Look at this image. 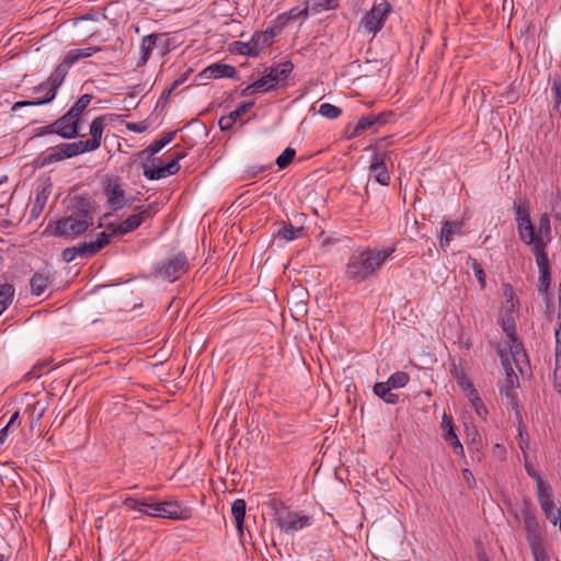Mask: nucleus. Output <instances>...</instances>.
Returning a JSON list of instances; mask_svg holds the SVG:
<instances>
[{
  "instance_id": "obj_41",
  "label": "nucleus",
  "mask_w": 561,
  "mask_h": 561,
  "mask_svg": "<svg viewBox=\"0 0 561 561\" xmlns=\"http://www.w3.org/2000/svg\"><path fill=\"white\" fill-rule=\"evenodd\" d=\"M409 380V374H407L405 371H397L388 378L387 382L389 383L390 387H392V389H399L407 386Z\"/></svg>"
},
{
  "instance_id": "obj_40",
  "label": "nucleus",
  "mask_w": 561,
  "mask_h": 561,
  "mask_svg": "<svg viewBox=\"0 0 561 561\" xmlns=\"http://www.w3.org/2000/svg\"><path fill=\"white\" fill-rule=\"evenodd\" d=\"M81 248H82V243H79L76 247L66 248L61 253L64 261L69 263L71 261H73L77 255L82 256V257H90L91 256L90 253L81 250Z\"/></svg>"
},
{
  "instance_id": "obj_10",
  "label": "nucleus",
  "mask_w": 561,
  "mask_h": 561,
  "mask_svg": "<svg viewBox=\"0 0 561 561\" xmlns=\"http://www.w3.org/2000/svg\"><path fill=\"white\" fill-rule=\"evenodd\" d=\"M186 151H176L172 159L163 165H154V162L157 161V158L152 160V167L147 165L146 163L142 164L144 169V175L148 180H160L163 178H167L169 175H173L179 172L180 170V160L186 157Z\"/></svg>"
},
{
  "instance_id": "obj_49",
  "label": "nucleus",
  "mask_w": 561,
  "mask_h": 561,
  "mask_svg": "<svg viewBox=\"0 0 561 561\" xmlns=\"http://www.w3.org/2000/svg\"><path fill=\"white\" fill-rule=\"evenodd\" d=\"M254 88L256 89L257 93L262 92H268L272 91L275 88V85L266 78V75L262 76L260 79L255 80L253 82Z\"/></svg>"
},
{
  "instance_id": "obj_20",
  "label": "nucleus",
  "mask_w": 561,
  "mask_h": 561,
  "mask_svg": "<svg viewBox=\"0 0 561 561\" xmlns=\"http://www.w3.org/2000/svg\"><path fill=\"white\" fill-rule=\"evenodd\" d=\"M108 122L110 115H100L96 116L90 124L89 134L91 138L88 140L91 142V145L94 146L95 149H99L101 146L102 135Z\"/></svg>"
},
{
  "instance_id": "obj_15",
  "label": "nucleus",
  "mask_w": 561,
  "mask_h": 561,
  "mask_svg": "<svg viewBox=\"0 0 561 561\" xmlns=\"http://www.w3.org/2000/svg\"><path fill=\"white\" fill-rule=\"evenodd\" d=\"M387 158V152H375L371 156L369 165L370 175L375 178L377 183L383 186L390 183V174L386 165Z\"/></svg>"
},
{
  "instance_id": "obj_4",
  "label": "nucleus",
  "mask_w": 561,
  "mask_h": 561,
  "mask_svg": "<svg viewBox=\"0 0 561 561\" xmlns=\"http://www.w3.org/2000/svg\"><path fill=\"white\" fill-rule=\"evenodd\" d=\"M92 99L93 95L89 93L81 95L62 116L55 121L58 136L65 139H73L81 136L82 115Z\"/></svg>"
},
{
  "instance_id": "obj_60",
  "label": "nucleus",
  "mask_w": 561,
  "mask_h": 561,
  "mask_svg": "<svg viewBox=\"0 0 561 561\" xmlns=\"http://www.w3.org/2000/svg\"><path fill=\"white\" fill-rule=\"evenodd\" d=\"M519 301L517 299H506L505 300V307L502 312H510L511 314L515 316L516 311L518 310Z\"/></svg>"
},
{
  "instance_id": "obj_48",
  "label": "nucleus",
  "mask_w": 561,
  "mask_h": 561,
  "mask_svg": "<svg viewBox=\"0 0 561 561\" xmlns=\"http://www.w3.org/2000/svg\"><path fill=\"white\" fill-rule=\"evenodd\" d=\"M296 151L295 149L287 147L277 158H276V164L279 169L287 168L293 159L295 158Z\"/></svg>"
},
{
  "instance_id": "obj_63",
  "label": "nucleus",
  "mask_w": 561,
  "mask_h": 561,
  "mask_svg": "<svg viewBox=\"0 0 561 561\" xmlns=\"http://www.w3.org/2000/svg\"><path fill=\"white\" fill-rule=\"evenodd\" d=\"M81 59L91 57L93 54L101 50V47L99 46H91L87 48H78Z\"/></svg>"
},
{
  "instance_id": "obj_52",
  "label": "nucleus",
  "mask_w": 561,
  "mask_h": 561,
  "mask_svg": "<svg viewBox=\"0 0 561 561\" xmlns=\"http://www.w3.org/2000/svg\"><path fill=\"white\" fill-rule=\"evenodd\" d=\"M81 59L80 57V54H79V49L75 48V49H70L67 55L65 56V58L62 59L61 64L70 69V67H72L76 62H78L79 60Z\"/></svg>"
},
{
  "instance_id": "obj_36",
  "label": "nucleus",
  "mask_w": 561,
  "mask_h": 561,
  "mask_svg": "<svg viewBox=\"0 0 561 561\" xmlns=\"http://www.w3.org/2000/svg\"><path fill=\"white\" fill-rule=\"evenodd\" d=\"M313 13H320L327 10L335 9L339 5L337 0H309L306 2Z\"/></svg>"
},
{
  "instance_id": "obj_29",
  "label": "nucleus",
  "mask_w": 561,
  "mask_h": 561,
  "mask_svg": "<svg viewBox=\"0 0 561 561\" xmlns=\"http://www.w3.org/2000/svg\"><path fill=\"white\" fill-rule=\"evenodd\" d=\"M444 430V439L453 446L455 453L463 455V447L455 433L454 423H442Z\"/></svg>"
},
{
  "instance_id": "obj_43",
  "label": "nucleus",
  "mask_w": 561,
  "mask_h": 561,
  "mask_svg": "<svg viewBox=\"0 0 561 561\" xmlns=\"http://www.w3.org/2000/svg\"><path fill=\"white\" fill-rule=\"evenodd\" d=\"M469 397H470L471 405L477 413V416L484 420L488 415V410H486L484 403L482 402V400L476 393L474 389L471 390V393Z\"/></svg>"
},
{
  "instance_id": "obj_33",
  "label": "nucleus",
  "mask_w": 561,
  "mask_h": 561,
  "mask_svg": "<svg viewBox=\"0 0 561 561\" xmlns=\"http://www.w3.org/2000/svg\"><path fill=\"white\" fill-rule=\"evenodd\" d=\"M536 495L538 503L541 506H547L548 503L553 501V491L548 481H540L538 485H536Z\"/></svg>"
},
{
  "instance_id": "obj_47",
  "label": "nucleus",
  "mask_w": 561,
  "mask_h": 561,
  "mask_svg": "<svg viewBox=\"0 0 561 561\" xmlns=\"http://www.w3.org/2000/svg\"><path fill=\"white\" fill-rule=\"evenodd\" d=\"M499 324L502 328L503 332H512V330L516 329V317L511 314L510 312H501L499 317Z\"/></svg>"
},
{
  "instance_id": "obj_1",
  "label": "nucleus",
  "mask_w": 561,
  "mask_h": 561,
  "mask_svg": "<svg viewBox=\"0 0 561 561\" xmlns=\"http://www.w3.org/2000/svg\"><path fill=\"white\" fill-rule=\"evenodd\" d=\"M94 208L91 201L76 196L67 214L58 220L49 221L44 233L73 240L83 234L93 224Z\"/></svg>"
},
{
  "instance_id": "obj_18",
  "label": "nucleus",
  "mask_w": 561,
  "mask_h": 561,
  "mask_svg": "<svg viewBox=\"0 0 561 561\" xmlns=\"http://www.w3.org/2000/svg\"><path fill=\"white\" fill-rule=\"evenodd\" d=\"M294 69L291 61L278 62L266 69V78L275 85V88L286 85V80Z\"/></svg>"
},
{
  "instance_id": "obj_57",
  "label": "nucleus",
  "mask_w": 561,
  "mask_h": 561,
  "mask_svg": "<svg viewBox=\"0 0 561 561\" xmlns=\"http://www.w3.org/2000/svg\"><path fill=\"white\" fill-rule=\"evenodd\" d=\"M56 134L57 135V125L55 122L48 124L46 126L39 127L35 130V136L42 137L45 135Z\"/></svg>"
},
{
  "instance_id": "obj_58",
  "label": "nucleus",
  "mask_w": 561,
  "mask_h": 561,
  "mask_svg": "<svg viewBox=\"0 0 561 561\" xmlns=\"http://www.w3.org/2000/svg\"><path fill=\"white\" fill-rule=\"evenodd\" d=\"M236 122L233 121V118L231 117L230 114L228 115H224L219 118V122H218V125H219V128L222 130V131H227L229 129L232 128L233 124Z\"/></svg>"
},
{
  "instance_id": "obj_37",
  "label": "nucleus",
  "mask_w": 561,
  "mask_h": 561,
  "mask_svg": "<svg viewBox=\"0 0 561 561\" xmlns=\"http://www.w3.org/2000/svg\"><path fill=\"white\" fill-rule=\"evenodd\" d=\"M376 125V118L371 115L362 116L350 134V138L358 137L362 133Z\"/></svg>"
},
{
  "instance_id": "obj_55",
  "label": "nucleus",
  "mask_w": 561,
  "mask_h": 561,
  "mask_svg": "<svg viewBox=\"0 0 561 561\" xmlns=\"http://www.w3.org/2000/svg\"><path fill=\"white\" fill-rule=\"evenodd\" d=\"M525 469H526V472L527 474L534 479V481L536 482V485H538L540 483V481H546L541 474L539 473V471L535 468L534 465L529 463L526 461L525 463Z\"/></svg>"
},
{
  "instance_id": "obj_53",
  "label": "nucleus",
  "mask_w": 561,
  "mask_h": 561,
  "mask_svg": "<svg viewBox=\"0 0 561 561\" xmlns=\"http://www.w3.org/2000/svg\"><path fill=\"white\" fill-rule=\"evenodd\" d=\"M50 102H51V100H48V96L46 94L44 99H39V100H35V101H19V102H15L14 105H13V110L19 108V107H24V106L45 105V104H48Z\"/></svg>"
},
{
  "instance_id": "obj_32",
  "label": "nucleus",
  "mask_w": 561,
  "mask_h": 561,
  "mask_svg": "<svg viewBox=\"0 0 561 561\" xmlns=\"http://www.w3.org/2000/svg\"><path fill=\"white\" fill-rule=\"evenodd\" d=\"M49 283L48 275L35 273L30 279L31 293L35 296L43 295Z\"/></svg>"
},
{
  "instance_id": "obj_8",
  "label": "nucleus",
  "mask_w": 561,
  "mask_h": 561,
  "mask_svg": "<svg viewBox=\"0 0 561 561\" xmlns=\"http://www.w3.org/2000/svg\"><path fill=\"white\" fill-rule=\"evenodd\" d=\"M103 194L106 197L107 207L114 211L125 206H130L134 201V198L127 199L125 197V190L123 188L121 179L117 176L107 178L104 181Z\"/></svg>"
},
{
  "instance_id": "obj_45",
  "label": "nucleus",
  "mask_w": 561,
  "mask_h": 561,
  "mask_svg": "<svg viewBox=\"0 0 561 561\" xmlns=\"http://www.w3.org/2000/svg\"><path fill=\"white\" fill-rule=\"evenodd\" d=\"M318 113L323 117L334 119L342 114V110L331 103H322Z\"/></svg>"
},
{
  "instance_id": "obj_44",
  "label": "nucleus",
  "mask_w": 561,
  "mask_h": 561,
  "mask_svg": "<svg viewBox=\"0 0 561 561\" xmlns=\"http://www.w3.org/2000/svg\"><path fill=\"white\" fill-rule=\"evenodd\" d=\"M467 265H469L474 273V276L478 279V283L481 288L485 287V273L481 264L473 257H469L467 261Z\"/></svg>"
},
{
  "instance_id": "obj_50",
  "label": "nucleus",
  "mask_w": 561,
  "mask_h": 561,
  "mask_svg": "<svg viewBox=\"0 0 561 561\" xmlns=\"http://www.w3.org/2000/svg\"><path fill=\"white\" fill-rule=\"evenodd\" d=\"M72 145H73V148H75L76 156H79V154H82V153H85V152H91V151L96 150L94 148V146L91 145V142L88 139L87 140L75 141V142H72Z\"/></svg>"
},
{
  "instance_id": "obj_59",
  "label": "nucleus",
  "mask_w": 561,
  "mask_h": 561,
  "mask_svg": "<svg viewBox=\"0 0 561 561\" xmlns=\"http://www.w3.org/2000/svg\"><path fill=\"white\" fill-rule=\"evenodd\" d=\"M554 337H556V358L561 360V322L558 323L554 329Z\"/></svg>"
},
{
  "instance_id": "obj_42",
  "label": "nucleus",
  "mask_w": 561,
  "mask_h": 561,
  "mask_svg": "<svg viewBox=\"0 0 561 561\" xmlns=\"http://www.w3.org/2000/svg\"><path fill=\"white\" fill-rule=\"evenodd\" d=\"M301 231L302 228H296L293 225L288 224L278 230L277 236L286 241H293L301 234Z\"/></svg>"
},
{
  "instance_id": "obj_64",
  "label": "nucleus",
  "mask_w": 561,
  "mask_h": 561,
  "mask_svg": "<svg viewBox=\"0 0 561 561\" xmlns=\"http://www.w3.org/2000/svg\"><path fill=\"white\" fill-rule=\"evenodd\" d=\"M126 128L134 133H144L147 129V125L144 123H127Z\"/></svg>"
},
{
  "instance_id": "obj_39",
  "label": "nucleus",
  "mask_w": 561,
  "mask_h": 561,
  "mask_svg": "<svg viewBox=\"0 0 561 561\" xmlns=\"http://www.w3.org/2000/svg\"><path fill=\"white\" fill-rule=\"evenodd\" d=\"M541 510L545 514V516L547 517V519L553 524V525H557L558 523L560 524L561 522V508L560 507H556L554 505V501L548 503L547 506H541Z\"/></svg>"
},
{
  "instance_id": "obj_17",
  "label": "nucleus",
  "mask_w": 561,
  "mask_h": 561,
  "mask_svg": "<svg viewBox=\"0 0 561 561\" xmlns=\"http://www.w3.org/2000/svg\"><path fill=\"white\" fill-rule=\"evenodd\" d=\"M311 524L310 517L299 515L295 512H287L279 516V526L286 533L298 531Z\"/></svg>"
},
{
  "instance_id": "obj_2",
  "label": "nucleus",
  "mask_w": 561,
  "mask_h": 561,
  "mask_svg": "<svg viewBox=\"0 0 561 561\" xmlns=\"http://www.w3.org/2000/svg\"><path fill=\"white\" fill-rule=\"evenodd\" d=\"M394 251L393 245L383 249L366 248L353 253L346 264L345 276L355 283L366 280L381 268Z\"/></svg>"
},
{
  "instance_id": "obj_27",
  "label": "nucleus",
  "mask_w": 561,
  "mask_h": 561,
  "mask_svg": "<svg viewBox=\"0 0 561 561\" xmlns=\"http://www.w3.org/2000/svg\"><path fill=\"white\" fill-rule=\"evenodd\" d=\"M49 194H50L49 186H44L42 190H39L36 193L35 198L32 203V207H31V218L35 219L42 214V211L44 210L45 205L47 203Z\"/></svg>"
},
{
  "instance_id": "obj_25",
  "label": "nucleus",
  "mask_w": 561,
  "mask_h": 561,
  "mask_svg": "<svg viewBox=\"0 0 561 561\" xmlns=\"http://www.w3.org/2000/svg\"><path fill=\"white\" fill-rule=\"evenodd\" d=\"M111 234L107 231H102L96 234L95 240L89 242H82L81 250L89 252L91 256L101 251L111 242Z\"/></svg>"
},
{
  "instance_id": "obj_38",
  "label": "nucleus",
  "mask_w": 561,
  "mask_h": 561,
  "mask_svg": "<svg viewBox=\"0 0 561 561\" xmlns=\"http://www.w3.org/2000/svg\"><path fill=\"white\" fill-rule=\"evenodd\" d=\"M134 210L137 211L139 217H141V222L144 224L147 220L152 219L159 211V203L153 202L147 206H136Z\"/></svg>"
},
{
  "instance_id": "obj_61",
  "label": "nucleus",
  "mask_w": 561,
  "mask_h": 561,
  "mask_svg": "<svg viewBox=\"0 0 561 561\" xmlns=\"http://www.w3.org/2000/svg\"><path fill=\"white\" fill-rule=\"evenodd\" d=\"M60 150H61L65 159H70V158L77 157L76 153H75V148H73L72 142L60 144Z\"/></svg>"
},
{
  "instance_id": "obj_56",
  "label": "nucleus",
  "mask_w": 561,
  "mask_h": 561,
  "mask_svg": "<svg viewBox=\"0 0 561 561\" xmlns=\"http://www.w3.org/2000/svg\"><path fill=\"white\" fill-rule=\"evenodd\" d=\"M496 354L499 355V357L501 359L503 369L512 371V363H511V360L508 358V354L505 352V350L499 345L496 348Z\"/></svg>"
},
{
  "instance_id": "obj_28",
  "label": "nucleus",
  "mask_w": 561,
  "mask_h": 561,
  "mask_svg": "<svg viewBox=\"0 0 561 561\" xmlns=\"http://www.w3.org/2000/svg\"><path fill=\"white\" fill-rule=\"evenodd\" d=\"M245 508L247 503L243 499H237L232 502L231 513L234 519L236 528L240 535L243 533Z\"/></svg>"
},
{
  "instance_id": "obj_30",
  "label": "nucleus",
  "mask_w": 561,
  "mask_h": 561,
  "mask_svg": "<svg viewBox=\"0 0 561 561\" xmlns=\"http://www.w3.org/2000/svg\"><path fill=\"white\" fill-rule=\"evenodd\" d=\"M374 393L386 403L394 404L399 399V396L392 392V387H390L387 381L375 383Z\"/></svg>"
},
{
  "instance_id": "obj_19",
  "label": "nucleus",
  "mask_w": 561,
  "mask_h": 561,
  "mask_svg": "<svg viewBox=\"0 0 561 561\" xmlns=\"http://www.w3.org/2000/svg\"><path fill=\"white\" fill-rule=\"evenodd\" d=\"M462 221L444 220L439 236V244L442 248H448L455 236L462 234Z\"/></svg>"
},
{
  "instance_id": "obj_6",
  "label": "nucleus",
  "mask_w": 561,
  "mask_h": 561,
  "mask_svg": "<svg viewBox=\"0 0 561 561\" xmlns=\"http://www.w3.org/2000/svg\"><path fill=\"white\" fill-rule=\"evenodd\" d=\"M188 268V261L183 252L170 255L161 260L156 267V275L174 282Z\"/></svg>"
},
{
  "instance_id": "obj_26",
  "label": "nucleus",
  "mask_w": 561,
  "mask_h": 561,
  "mask_svg": "<svg viewBox=\"0 0 561 561\" xmlns=\"http://www.w3.org/2000/svg\"><path fill=\"white\" fill-rule=\"evenodd\" d=\"M65 160L60 150V145L48 148L45 152L41 153L35 162L38 167H46L48 164Z\"/></svg>"
},
{
  "instance_id": "obj_31",
  "label": "nucleus",
  "mask_w": 561,
  "mask_h": 561,
  "mask_svg": "<svg viewBox=\"0 0 561 561\" xmlns=\"http://www.w3.org/2000/svg\"><path fill=\"white\" fill-rule=\"evenodd\" d=\"M175 135L176 130L164 133L160 139L151 142L144 151L140 152V154L145 152H147L149 156L158 153L174 139Z\"/></svg>"
},
{
  "instance_id": "obj_22",
  "label": "nucleus",
  "mask_w": 561,
  "mask_h": 561,
  "mask_svg": "<svg viewBox=\"0 0 561 561\" xmlns=\"http://www.w3.org/2000/svg\"><path fill=\"white\" fill-rule=\"evenodd\" d=\"M507 336L508 347H510V354L513 357V360L516 365L519 364L522 359H526L527 355L524 350L523 343L519 341L517 336L516 329L511 331L504 332Z\"/></svg>"
},
{
  "instance_id": "obj_14",
  "label": "nucleus",
  "mask_w": 561,
  "mask_h": 561,
  "mask_svg": "<svg viewBox=\"0 0 561 561\" xmlns=\"http://www.w3.org/2000/svg\"><path fill=\"white\" fill-rule=\"evenodd\" d=\"M46 411V405L41 401L27 402L23 409H15L8 421H39Z\"/></svg>"
},
{
  "instance_id": "obj_23",
  "label": "nucleus",
  "mask_w": 561,
  "mask_h": 561,
  "mask_svg": "<svg viewBox=\"0 0 561 561\" xmlns=\"http://www.w3.org/2000/svg\"><path fill=\"white\" fill-rule=\"evenodd\" d=\"M236 68L230 65L216 62L203 70V75L206 78L219 79V78H233L236 75Z\"/></svg>"
},
{
  "instance_id": "obj_54",
  "label": "nucleus",
  "mask_w": 561,
  "mask_h": 561,
  "mask_svg": "<svg viewBox=\"0 0 561 561\" xmlns=\"http://www.w3.org/2000/svg\"><path fill=\"white\" fill-rule=\"evenodd\" d=\"M253 105H254L253 101H251V102H243L234 111L230 112L229 114L231 115L233 121L237 122V119L241 115L245 114Z\"/></svg>"
},
{
  "instance_id": "obj_51",
  "label": "nucleus",
  "mask_w": 561,
  "mask_h": 561,
  "mask_svg": "<svg viewBox=\"0 0 561 561\" xmlns=\"http://www.w3.org/2000/svg\"><path fill=\"white\" fill-rule=\"evenodd\" d=\"M233 50L247 56L255 57L256 55H253V47L251 45V39L249 42H234L233 43Z\"/></svg>"
},
{
  "instance_id": "obj_11",
  "label": "nucleus",
  "mask_w": 561,
  "mask_h": 561,
  "mask_svg": "<svg viewBox=\"0 0 561 561\" xmlns=\"http://www.w3.org/2000/svg\"><path fill=\"white\" fill-rule=\"evenodd\" d=\"M514 214L520 241L525 239L531 241V218L529 202L527 199H523L519 201L518 204L515 203Z\"/></svg>"
},
{
  "instance_id": "obj_16",
  "label": "nucleus",
  "mask_w": 561,
  "mask_h": 561,
  "mask_svg": "<svg viewBox=\"0 0 561 561\" xmlns=\"http://www.w3.org/2000/svg\"><path fill=\"white\" fill-rule=\"evenodd\" d=\"M535 255L536 264L539 270V286L538 291L540 295H543L548 291L550 287L551 273H550V264L547 251H538L531 252Z\"/></svg>"
},
{
  "instance_id": "obj_9",
  "label": "nucleus",
  "mask_w": 561,
  "mask_h": 561,
  "mask_svg": "<svg viewBox=\"0 0 561 561\" xmlns=\"http://www.w3.org/2000/svg\"><path fill=\"white\" fill-rule=\"evenodd\" d=\"M390 11L391 5L387 1L374 4L362 18L360 26H363L366 32L376 35L383 27Z\"/></svg>"
},
{
  "instance_id": "obj_12",
  "label": "nucleus",
  "mask_w": 561,
  "mask_h": 561,
  "mask_svg": "<svg viewBox=\"0 0 561 561\" xmlns=\"http://www.w3.org/2000/svg\"><path fill=\"white\" fill-rule=\"evenodd\" d=\"M168 46L169 37L167 33H152L144 36L140 44V58L137 66L141 67L146 65L154 48L160 47L162 49H167Z\"/></svg>"
},
{
  "instance_id": "obj_7",
  "label": "nucleus",
  "mask_w": 561,
  "mask_h": 561,
  "mask_svg": "<svg viewBox=\"0 0 561 561\" xmlns=\"http://www.w3.org/2000/svg\"><path fill=\"white\" fill-rule=\"evenodd\" d=\"M551 224L548 214H542L539 217L538 226L531 222V241L528 239L522 240L526 245L530 247L531 252L546 251L548 244L551 242Z\"/></svg>"
},
{
  "instance_id": "obj_46",
  "label": "nucleus",
  "mask_w": 561,
  "mask_h": 561,
  "mask_svg": "<svg viewBox=\"0 0 561 561\" xmlns=\"http://www.w3.org/2000/svg\"><path fill=\"white\" fill-rule=\"evenodd\" d=\"M551 82V92L553 96L554 106L558 107L561 105V75H553L550 79Z\"/></svg>"
},
{
  "instance_id": "obj_34",
  "label": "nucleus",
  "mask_w": 561,
  "mask_h": 561,
  "mask_svg": "<svg viewBox=\"0 0 561 561\" xmlns=\"http://www.w3.org/2000/svg\"><path fill=\"white\" fill-rule=\"evenodd\" d=\"M141 225V217H139L137 211H135L119 224V227L117 228L116 232L127 234L129 232L135 231Z\"/></svg>"
},
{
  "instance_id": "obj_5",
  "label": "nucleus",
  "mask_w": 561,
  "mask_h": 561,
  "mask_svg": "<svg viewBox=\"0 0 561 561\" xmlns=\"http://www.w3.org/2000/svg\"><path fill=\"white\" fill-rule=\"evenodd\" d=\"M505 378L500 383V394L502 404L505 405L508 412H514L516 421H522L523 415L517 402L516 388L519 386L518 376L512 367L511 370H504Z\"/></svg>"
},
{
  "instance_id": "obj_3",
  "label": "nucleus",
  "mask_w": 561,
  "mask_h": 561,
  "mask_svg": "<svg viewBox=\"0 0 561 561\" xmlns=\"http://www.w3.org/2000/svg\"><path fill=\"white\" fill-rule=\"evenodd\" d=\"M123 505L129 510L137 511L146 516L156 518H169L173 520H185L188 518V510L182 507L175 501H157L154 496H126Z\"/></svg>"
},
{
  "instance_id": "obj_13",
  "label": "nucleus",
  "mask_w": 561,
  "mask_h": 561,
  "mask_svg": "<svg viewBox=\"0 0 561 561\" xmlns=\"http://www.w3.org/2000/svg\"><path fill=\"white\" fill-rule=\"evenodd\" d=\"M68 68H66L61 62L56 67V69L50 73L48 79L45 82H42L39 85L35 88L36 92L42 90H46V94L48 100H54L58 88L62 84L67 73Z\"/></svg>"
},
{
  "instance_id": "obj_21",
  "label": "nucleus",
  "mask_w": 561,
  "mask_h": 561,
  "mask_svg": "<svg viewBox=\"0 0 561 561\" xmlns=\"http://www.w3.org/2000/svg\"><path fill=\"white\" fill-rule=\"evenodd\" d=\"M276 34L274 28L255 32L251 37V45L253 47L252 54L257 56L265 47H268Z\"/></svg>"
},
{
  "instance_id": "obj_24",
  "label": "nucleus",
  "mask_w": 561,
  "mask_h": 561,
  "mask_svg": "<svg viewBox=\"0 0 561 561\" xmlns=\"http://www.w3.org/2000/svg\"><path fill=\"white\" fill-rule=\"evenodd\" d=\"M309 12V7L305 5L304 8L295 7L289 11L279 14L276 19L275 27L280 32L290 21H294L298 18L306 19Z\"/></svg>"
},
{
  "instance_id": "obj_35",
  "label": "nucleus",
  "mask_w": 561,
  "mask_h": 561,
  "mask_svg": "<svg viewBox=\"0 0 561 561\" xmlns=\"http://www.w3.org/2000/svg\"><path fill=\"white\" fill-rule=\"evenodd\" d=\"M14 296V287L10 284L0 285V311L3 313L11 305Z\"/></svg>"
},
{
  "instance_id": "obj_62",
  "label": "nucleus",
  "mask_w": 561,
  "mask_h": 561,
  "mask_svg": "<svg viewBox=\"0 0 561 561\" xmlns=\"http://www.w3.org/2000/svg\"><path fill=\"white\" fill-rule=\"evenodd\" d=\"M533 554L535 561H548L545 549L539 545L533 546Z\"/></svg>"
}]
</instances>
